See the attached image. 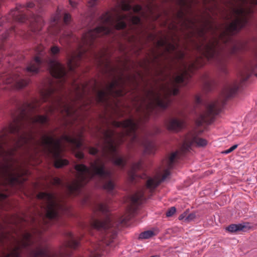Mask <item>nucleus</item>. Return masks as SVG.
<instances>
[{
	"label": "nucleus",
	"mask_w": 257,
	"mask_h": 257,
	"mask_svg": "<svg viewBox=\"0 0 257 257\" xmlns=\"http://www.w3.org/2000/svg\"><path fill=\"white\" fill-rule=\"evenodd\" d=\"M65 235V242L58 251H54L42 245L39 238L26 230L12 235L3 234L1 241L8 244L0 257H19L22 252H25L28 257H68L71 254L70 249L76 248L79 242L71 232H67Z\"/></svg>",
	"instance_id": "4"
},
{
	"label": "nucleus",
	"mask_w": 257,
	"mask_h": 257,
	"mask_svg": "<svg viewBox=\"0 0 257 257\" xmlns=\"http://www.w3.org/2000/svg\"><path fill=\"white\" fill-rule=\"evenodd\" d=\"M35 231V232H38L39 234H40V233H41V231H40V230H39L37 229V230H36V231Z\"/></svg>",
	"instance_id": "45"
},
{
	"label": "nucleus",
	"mask_w": 257,
	"mask_h": 257,
	"mask_svg": "<svg viewBox=\"0 0 257 257\" xmlns=\"http://www.w3.org/2000/svg\"><path fill=\"white\" fill-rule=\"evenodd\" d=\"M183 125V121L176 118H171L167 124L168 128L170 131H178Z\"/></svg>",
	"instance_id": "18"
},
{
	"label": "nucleus",
	"mask_w": 257,
	"mask_h": 257,
	"mask_svg": "<svg viewBox=\"0 0 257 257\" xmlns=\"http://www.w3.org/2000/svg\"><path fill=\"white\" fill-rule=\"evenodd\" d=\"M238 86L236 84H229L225 87L223 90L224 95L229 98L234 95L237 91Z\"/></svg>",
	"instance_id": "20"
},
{
	"label": "nucleus",
	"mask_w": 257,
	"mask_h": 257,
	"mask_svg": "<svg viewBox=\"0 0 257 257\" xmlns=\"http://www.w3.org/2000/svg\"><path fill=\"white\" fill-rule=\"evenodd\" d=\"M72 37L71 32H65L60 38V43L61 44L67 43L69 42V39Z\"/></svg>",
	"instance_id": "23"
},
{
	"label": "nucleus",
	"mask_w": 257,
	"mask_h": 257,
	"mask_svg": "<svg viewBox=\"0 0 257 257\" xmlns=\"http://www.w3.org/2000/svg\"><path fill=\"white\" fill-rule=\"evenodd\" d=\"M52 183L55 185H62V182L61 180L57 177L54 178L52 180Z\"/></svg>",
	"instance_id": "32"
},
{
	"label": "nucleus",
	"mask_w": 257,
	"mask_h": 257,
	"mask_svg": "<svg viewBox=\"0 0 257 257\" xmlns=\"http://www.w3.org/2000/svg\"><path fill=\"white\" fill-rule=\"evenodd\" d=\"M127 219H126V218H123L122 219H121L119 221H120V223H124L126 221Z\"/></svg>",
	"instance_id": "42"
},
{
	"label": "nucleus",
	"mask_w": 257,
	"mask_h": 257,
	"mask_svg": "<svg viewBox=\"0 0 257 257\" xmlns=\"http://www.w3.org/2000/svg\"><path fill=\"white\" fill-rule=\"evenodd\" d=\"M250 74L249 73H242L241 74V79L242 81H244L246 80L249 77Z\"/></svg>",
	"instance_id": "35"
},
{
	"label": "nucleus",
	"mask_w": 257,
	"mask_h": 257,
	"mask_svg": "<svg viewBox=\"0 0 257 257\" xmlns=\"http://www.w3.org/2000/svg\"><path fill=\"white\" fill-rule=\"evenodd\" d=\"M238 146V145L236 144V145H234L233 146H232L231 147H230L229 149L225 150L224 151V153L225 154H228V153H231V152H232L233 150H234L235 149L237 148Z\"/></svg>",
	"instance_id": "34"
},
{
	"label": "nucleus",
	"mask_w": 257,
	"mask_h": 257,
	"mask_svg": "<svg viewBox=\"0 0 257 257\" xmlns=\"http://www.w3.org/2000/svg\"><path fill=\"white\" fill-rule=\"evenodd\" d=\"M221 42L226 44L227 47L231 53H235L245 48V43L243 42L231 40L229 37L225 36L223 33L219 36V39L213 38L212 40L206 41L201 44H197L196 49L208 60L216 61L218 64L220 70L225 72L224 62L220 54L222 49Z\"/></svg>",
	"instance_id": "7"
},
{
	"label": "nucleus",
	"mask_w": 257,
	"mask_h": 257,
	"mask_svg": "<svg viewBox=\"0 0 257 257\" xmlns=\"http://www.w3.org/2000/svg\"><path fill=\"white\" fill-rule=\"evenodd\" d=\"M7 197V195L0 193V208L4 209V204L6 203L5 199Z\"/></svg>",
	"instance_id": "27"
},
{
	"label": "nucleus",
	"mask_w": 257,
	"mask_h": 257,
	"mask_svg": "<svg viewBox=\"0 0 257 257\" xmlns=\"http://www.w3.org/2000/svg\"><path fill=\"white\" fill-rule=\"evenodd\" d=\"M119 6L121 10L123 11H130L132 9V7L128 2H127L125 1H121Z\"/></svg>",
	"instance_id": "26"
},
{
	"label": "nucleus",
	"mask_w": 257,
	"mask_h": 257,
	"mask_svg": "<svg viewBox=\"0 0 257 257\" xmlns=\"http://www.w3.org/2000/svg\"><path fill=\"white\" fill-rule=\"evenodd\" d=\"M177 152L173 153L169 158L163 162V169L154 178L149 179L147 183V188L153 190L164 181L169 175V169L173 167L174 160L177 156Z\"/></svg>",
	"instance_id": "10"
},
{
	"label": "nucleus",
	"mask_w": 257,
	"mask_h": 257,
	"mask_svg": "<svg viewBox=\"0 0 257 257\" xmlns=\"http://www.w3.org/2000/svg\"><path fill=\"white\" fill-rule=\"evenodd\" d=\"M8 37V35H6V36H5V37H4V39H6Z\"/></svg>",
	"instance_id": "47"
},
{
	"label": "nucleus",
	"mask_w": 257,
	"mask_h": 257,
	"mask_svg": "<svg viewBox=\"0 0 257 257\" xmlns=\"http://www.w3.org/2000/svg\"><path fill=\"white\" fill-rule=\"evenodd\" d=\"M145 147V152L148 154L154 153V145L150 142L140 143Z\"/></svg>",
	"instance_id": "24"
},
{
	"label": "nucleus",
	"mask_w": 257,
	"mask_h": 257,
	"mask_svg": "<svg viewBox=\"0 0 257 257\" xmlns=\"http://www.w3.org/2000/svg\"><path fill=\"white\" fill-rule=\"evenodd\" d=\"M142 9L140 5H136L133 8V12L135 13L139 12Z\"/></svg>",
	"instance_id": "37"
},
{
	"label": "nucleus",
	"mask_w": 257,
	"mask_h": 257,
	"mask_svg": "<svg viewBox=\"0 0 257 257\" xmlns=\"http://www.w3.org/2000/svg\"><path fill=\"white\" fill-rule=\"evenodd\" d=\"M238 4L231 10L233 20L227 30L231 33L238 32L247 23V16L253 12L252 7L257 5V0H236Z\"/></svg>",
	"instance_id": "8"
},
{
	"label": "nucleus",
	"mask_w": 257,
	"mask_h": 257,
	"mask_svg": "<svg viewBox=\"0 0 257 257\" xmlns=\"http://www.w3.org/2000/svg\"><path fill=\"white\" fill-rule=\"evenodd\" d=\"M196 217V215L194 213H191L185 218V220L186 221H190L193 220Z\"/></svg>",
	"instance_id": "33"
},
{
	"label": "nucleus",
	"mask_w": 257,
	"mask_h": 257,
	"mask_svg": "<svg viewBox=\"0 0 257 257\" xmlns=\"http://www.w3.org/2000/svg\"><path fill=\"white\" fill-rule=\"evenodd\" d=\"M151 257H159V256H158V255H155V256H151Z\"/></svg>",
	"instance_id": "48"
},
{
	"label": "nucleus",
	"mask_w": 257,
	"mask_h": 257,
	"mask_svg": "<svg viewBox=\"0 0 257 257\" xmlns=\"http://www.w3.org/2000/svg\"><path fill=\"white\" fill-rule=\"evenodd\" d=\"M207 141L197 137H193L191 140H186L183 144L181 149L183 152H187L190 149L191 145L196 144L198 147H204L207 145Z\"/></svg>",
	"instance_id": "15"
},
{
	"label": "nucleus",
	"mask_w": 257,
	"mask_h": 257,
	"mask_svg": "<svg viewBox=\"0 0 257 257\" xmlns=\"http://www.w3.org/2000/svg\"><path fill=\"white\" fill-rule=\"evenodd\" d=\"M102 19L103 25L84 34L79 45V50L69 57L67 66L69 71H73L75 68L79 65L80 60L87 51L88 47L93 44L94 39L97 37L112 33L113 28L117 30L124 28L126 27L125 21L131 22L134 24H138L141 21L140 18L135 16L131 12L127 14L117 12L113 17L105 15Z\"/></svg>",
	"instance_id": "5"
},
{
	"label": "nucleus",
	"mask_w": 257,
	"mask_h": 257,
	"mask_svg": "<svg viewBox=\"0 0 257 257\" xmlns=\"http://www.w3.org/2000/svg\"><path fill=\"white\" fill-rule=\"evenodd\" d=\"M34 6V4L33 3H29L26 6L27 8H32Z\"/></svg>",
	"instance_id": "40"
},
{
	"label": "nucleus",
	"mask_w": 257,
	"mask_h": 257,
	"mask_svg": "<svg viewBox=\"0 0 257 257\" xmlns=\"http://www.w3.org/2000/svg\"><path fill=\"white\" fill-rule=\"evenodd\" d=\"M106 65L108 67L109 64H107Z\"/></svg>",
	"instance_id": "50"
},
{
	"label": "nucleus",
	"mask_w": 257,
	"mask_h": 257,
	"mask_svg": "<svg viewBox=\"0 0 257 257\" xmlns=\"http://www.w3.org/2000/svg\"><path fill=\"white\" fill-rule=\"evenodd\" d=\"M37 197L42 201V207L45 213V215L41 214L42 223L47 224L48 220L58 219L62 206L58 202L55 195L49 193L40 192Z\"/></svg>",
	"instance_id": "9"
},
{
	"label": "nucleus",
	"mask_w": 257,
	"mask_h": 257,
	"mask_svg": "<svg viewBox=\"0 0 257 257\" xmlns=\"http://www.w3.org/2000/svg\"><path fill=\"white\" fill-rule=\"evenodd\" d=\"M196 101H197V103H200V102H201L200 98H199V97H198V98H197V99H196Z\"/></svg>",
	"instance_id": "44"
},
{
	"label": "nucleus",
	"mask_w": 257,
	"mask_h": 257,
	"mask_svg": "<svg viewBox=\"0 0 257 257\" xmlns=\"http://www.w3.org/2000/svg\"><path fill=\"white\" fill-rule=\"evenodd\" d=\"M53 33L54 35H57V32H54Z\"/></svg>",
	"instance_id": "46"
},
{
	"label": "nucleus",
	"mask_w": 257,
	"mask_h": 257,
	"mask_svg": "<svg viewBox=\"0 0 257 257\" xmlns=\"http://www.w3.org/2000/svg\"><path fill=\"white\" fill-rule=\"evenodd\" d=\"M30 82V79L25 77L23 74H13V75H5L1 76L0 84L14 83L18 89L26 87Z\"/></svg>",
	"instance_id": "14"
},
{
	"label": "nucleus",
	"mask_w": 257,
	"mask_h": 257,
	"mask_svg": "<svg viewBox=\"0 0 257 257\" xmlns=\"http://www.w3.org/2000/svg\"><path fill=\"white\" fill-rule=\"evenodd\" d=\"M139 122L130 118L123 122L113 121L112 125L120 131L108 128L103 132L101 144L99 145L101 149V156L90 163V169L84 164H77L75 169L77 172L76 179L71 183L65 185L66 189L70 194L77 195L80 192V188L93 177L94 175L104 180L103 187L108 192L114 188L112 181V174L106 169L105 160H110L115 165L124 167L126 162L122 157L118 156L116 146L124 141L125 137L130 138L132 142H139L136 134Z\"/></svg>",
	"instance_id": "2"
},
{
	"label": "nucleus",
	"mask_w": 257,
	"mask_h": 257,
	"mask_svg": "<svg viewBox=\"0 0 257 257\" xmlns=\"http://www.w3.org/2000/svg\"><path fill=\"white\" fill-rule=\"evenodd\" d=\"M10 221L12 223H14V224H17V221H16V220H11V221Z\"/></svg>",
	"instance_id": "43"
},
{
	"label": "nucleus",
	"mask_w": 257,
	"mask_h": 257,
	"mask_svg": "<svg viewBox=\"0 0 257 257\" xmlns=\"http://www.w3.org/2000/svg\"><path fill=\"white\" fill-rule=\"evenodd\" d=\"M43 46H40L36 50L37 56L28 64L25 72L29 75H34L38 73L42 65H47L51 75L58 79V86L54 87L51 85L41 90V101L49 102L48 105L44 108V111L47 115L57 112L64 115L74 117L76 114L73 105L69 99L60 92V90L62 89L65 83H68L69 85H71L75 91L76 99H79L82 98L85 94V86L72 79L68 82V76L65 67L56 59L44 58L43 55L45 53L43 52Z\"/></svg>",
	"instance_id": "3"
},
{
	"label": "nucleus",
	"mask_w": 257,
	"mask_h": 257,
	"mask_svg": "<svg viewBox=\"0 0 257 257\" xmlns=\"http://www.w3.org/2000/svg\"><path fill=\"white\" fill-rule=\"evenodd\" d=\"M246 227L245 224L239 223L237 224H232L227 227V230L230 232H235L243 230Z\"/></svg>",
	"instance_id": "22"
},
{
	"label": "nucleus",
	"mask_w": 257,
	"mask_h": 257,
	"mask_svg": "<svg viewBox=\"0 0 257 257\" xmlns=\"http://www.w3.org/2000/svg\"><path fill=\"white\" fill-rule=\"evenodd\" d=\"M31 29L34 32L40 31L42 29L43 24V20L41 17L39 16H34L31 20Z\"/></svg>",
	"instance_id": "17"
},
{
	"label": "nucleus",
	"mask_w": 257,
	"mask_h": 257,
	"mask_svg": "<svg viewBox=\"0 0 257 257\" xmlns=\"http://www.w3.org/2000/svg\"><path fill=\"white\" fill-rule=\"evenodd\" d=\"M255 75L257 77V73L255 74Z\"/></svg>",
	"instance_id": "49"
},
{
	"label": "nucleus",
	"mask_w": 257,
	"mask_h": 257,
	"mask_svg": "<svg viewBox=\"0 0 257 257\" xmlns=\"http://www.w3.org/2000/svg\"><path fill=\"white\" fill-rule=\"evenodd\" d=\"M176 208L175 207H171L167 212H166V216L167 217H171L173 216L174 213L176 212Z\"/></svg>",
	"instance_id": "29"
},
{
	"label": "nucleus",
	"mask_w": 257,
	"mask_h": 257,
	"mask_svg": "<svg viewBox=\"0 0 257 257\" xmlns=\"http://www.w3.org/2000/svg\"><path fill=\"white\" fill-rule=\"evenodd\" d=\"M60 52L59 48L57 46H54L50 49V53L52 55H55L58 54Z\"/></svg>",
	"instance_id": "28"
},
{
	"label": "nucleus",
	"mask_w": 257,
	"mask_h": 257,
	"mask_svg": "<svg viewBox=\"0 0 257 257\" xmlns=\"http://www.w3.org/2000/svg\"><path fill=\"white\" fill-rule=\"evenodd\" d=\"M25 8L24 6L20 5L17 6L16 10L12 11L10 13V16L12 17L15 20L20 22H24L26 18L25 16L24 10Z\"/></svg>",
	"instance_id": "16"
},
{
	"label": "nucleus",
	"mask_w": 257,
	"mask_h": 257,
	"mask_svg": "<svg viewBox=\"0 0 257 257\" xmlns=\"http://www.w3.org/2000/svg\"><path fill=\"white\" fill-rule=\"evenodd\" d=\"M104 54L103 53H101V54H99L98 56H97V59H98L99 63H102V57L104 56Z\"/></svg>",
	"instance_id": "38"
},
{
	"label": "nucleus",
	"mask_w": 257,
	"mask_h": 257,
	"mask_svg": "<svg viewBox=\"0 0 257 257\" xmlns=\"http://www.w3.org/2000/svg\"><path fill=\"white\" fill-rule=\"evenodd\" d=\"M69 1L70 5L73 8H76L77 6V3L76 2L72 1V0H69Z\"/></svg>",
	"instance_id": "39"
},
{
	"label": "nucleus",
	"mask_w": 257,
	"mask_h": 257,
	"mask_svg": "<svg viewBox=\"0 0 257 257\" xmlns=\"http://www.w3.org/2000/svg\"><path fill=\"white\" fill-rule=\"evenodd\" d=\"M141 168L142 162L141 161L135 163L133 165L131 171L128 172V177L131 181L133 182L137 178L140 177L137 174L136 172L137 171L140 170ZM141 177L142 178V177Z\"/></svg>",
	"instance_id": "19"
},
{
	"label": "nucleus",
	"mask_w": 257,
	"mask_h": 257,
	"mask_svg": "<svg viewBox=\"0 0 257 257\" xmlns=\"http://www.w3.org/2000/svg\"><path fill=\"white\" fill-rule=\"evenodd\" d=\"M121 78H114L107 84L104 90H98L97 93V101L100 103H104L106 101L108 95L121 96L123 94L121 87L119 85L121 82Z\"/></svg>",
	"instance_id": "12"
},
{
	"label": "nucleus",
	"mask_w": 257,
	"mask_h": 257,
	"mask_svg": "<svg viewBox=\"0 0 257 257\" xmlns=\"http://www.w3.org/2000/svg\"><path fill=\"white\" fill-rule=\"evenodd\" d=\"M96 210L104 215V219L102 220L100 218H93L91 222L93 228L106 231L114 226L113 219L110 217L109 209L106 205L102 203L98 204Z\"/></svg>",
	"instance_id": "11"
},
{
	"label": "nucleus",
	"mask_w": 257,
	"mask_h": 257,
	"mask_svg": "<svg viewBox=\"0 0 257 257\" xmlns=\"http://www.w3.org/2000/svg\"><path fill=\"white\" fill-rule=\"evenodd\" d=\"M39 105L40 101L37 100L24 104L14 114L13 121L9 127L0 134V167L8 182L12 185L21 182L22 174L13 170L11 163L18 149H34L36 153L44 152L54 158L56 168L68 164L67 160L62 159L61 154L65 144L70 146V133L64 134L60 139L47 135H43L40 141L34 138L32 129L36 124L48 121L47 116L34 113Z\"/></svg>",
	"instance_id": "1"
},
{
	"label": "nucleus",
	"mask_w": 257,
	"mask_h": 257,
	"mask_svg": "<svg viewBox=\"0 0 257 257\" xmlns=\"http://www.w3.org/2000/svg\"><path fill=\"white\" fill-rule=\"evenodd\" d=\"M155 235L154 232L151 230L145 231L139 235L140 239H148Z\"/></svg>",
	"instance_id": "25"
},
{
	"label": "nucleus",
	"mask_w": 257,
	"mask_h": 257,
	"mask_svg": "<svg viewBox=\"0 0 257 257\" xmlns=\"http://www.w3.org/2000/svg\"><path fill=\"white\" fill-rule=\"evenodd\" d=\"M144 192L143 190L137 192L131 198V201L133 204H138L142 203L144 200Z\"/></svg>",
	"instance_id": "21"
},
{
	"label": "nucleus",
	"mask_w": 257,
	"mask_h": 257,
	"mask_svg": "<svg viewBox=\"0 0 257 257\" xmlns=\"http://www.w3.org/2000/svg\"><path fill=\"white\" fill-rule=\"evenodd\" d=\"M60 16L59 14H57L54 16L51 20V25L53 26L55 23H57L60 19Z\"/></svg>",
	"instance_id": "30"
},
{
	"label": "nucleus",
	"mask_w": 257,
	"mask_h": 257,
	"mask_svg": "<svg viewBox=\"0 0 257 257\" xmlns=\"http://www.w3.org/2000/svg\"><path fill=\"white\" fill-rule=\"evenodd\" d=\"M222 103L219 101L210 102L205 106V110L202 112L197 120L198 125L203 123H210L215 115L219 112Z\"/></svg>",
	"instance_id": "13"
},
{
	"label": "nucleus",
	"mask_w": 257,
	"mask_h": 257,
	"mask_svg": "<svg viewBox=\"0 0 257 257\" xmlns=\"http://www.w3.org/2000/svg\"><path fill=\"white\" fill-rule=\"evenodd\" d=\"M87 149L89 154L93 155H96L98 151V150L97 149L94 147H88Z\"/></svg>",
	"instance_id": "31"
},
{
	"label": "nucleus",
	"mask_w": 257,
	"mask_h": 257,
	"mask_svg": "<svg viewBox=\"0 0 257 257\" xmlns=\"http://www.w3.org/2000/svg\"><path fill=\"white\" fill-rule=\"evenodd\" d=\"M70 19V16L68 14H65L64 17V22L65 23L67 24Z\"/></svg>",
	"instance_id": "36"
},
{
	"label": "nucleus",
	"mask_w": 257,
	"mask_h": 257,
	"mask_svg": "<svg viewBox=\"0 0 257 257\" xmlns=\"http://www.w3.org/2000/svg\"><path fill=\"white\" fill-rule=\"evenodd\" d=\"M158 45L160 47H165L166 51L171 55L173 59L181 61L183 65L181 74L174 78L173 86L165 88L163 92V94L156 93L153 90L149 92L152 97L149 104L150 107H152L155 105L165 109L167 107L170 102L169 96L171 95H177L178 93L179 89L176 85L185 83L186 80L190 77V73L197 66L193 63L188 64L183 61L185 54L183 51L179 50L176 45L168 43L166 41L161 40L158 42Z\"/></svg>",
	"instance_id": "6"
},
{
	"label": "nucleus",
	"mask_w": 257,
	"mask_h": 257,
	"mask_svg": "<svg viewBox=\"0 0 257 257\" xmlns=\"http://www.w3.org/2000/svg\"><path fill=\"white\" fill-rule=\"evenodd\" d=\"M185 215L184 214H182L181 215H180V216L179 217V219L180 220H182L184 219V218L185 217Z\"/></svg>",
	"instance_id": "41"
}]
</instances>
